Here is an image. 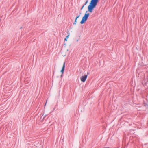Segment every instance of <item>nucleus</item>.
I'll list each match as a JSON object with an SVG mask.
<instances>
[{
  "label": "nucleus",
  "instance_id": "f257e3e1",
  "mask_svg": "<svg viewBox=\"0 0 148 148\" xmlns=\"http://www.w3.org/2000/svg\"><path fill=\"white\" fill-rule=\"evenodd\" d=\"M99 0H91L88 7V11L91 13L97 5Z\"/></svg>",
  "mask_w": 148,
  "mask_h": 148
},
{
  "label": "nucleus",
  "instance_id": "f03ea898",
  "mask_svg": "<svg viewBox=\"0 0 148 148\" xmlns=\"http://www.w3.org/2000/svg\"><path fill=\"white\" fill-rule=\"evenodd\" d=\"M88 11H86L84 14V15L83 17L82 20L80 22V23L81 24H83L88 19L90 14L89 13H87Z\"/></svg>",
  "mask_w": 148,
  "mask_h": 148
},
{
  "label": "nucleus",
  "instance_id": "7ed1b4c3",
  "mask_svg": "<svg viewBox=\"0 0 148 148\" xmlns=\"http://www.w3.org/2000/svg\"><path fill=\"white\" fill-rule=\"evenodd\" d=\"M89 74V73L88 72L87 73V74L85 75H84L82 76L80 78L81 81L83 82H85L87 78L88 75Z\"/></svg>",
  "mask_w": 148,
  "mask_h": 148
},
{
  "label": "nucleus",
  "instance_id": "20e7f679",
  "mask_svg": "<svg viewBox=\"0 0 148 148\" xmlns=\"http://www.w3.org/2000/svg\"><path fill=\"white\" fill-rule=\"evenodd\" d=\"M65 62H64L63 63V67L62 68V69L60 71L62 73V74H63L65 68Z\"/></svg>",
  "mask_w": 148,
  "mask_h": 148
},
{
  "label": "nucleus",
  "instance_id": "39448f33",
  "mask_svg": "<svg viewBox=\"0 0 148 148\" xmlns=\"http://www.w3.org/2000/svg\"><path fill=\"white\" fill-rule=\"evenodd\" d=\"M81 13H80V14H79V15H78L76 17H77V18H79V16H80V14H81Z\"/></svg>",
  "mask_w": 148,
  "mask_h": 148
},
{
  "label": "nucleus",
  "instance_id": "423d86ee",
  "mask_svg": "<svg viewBox=\"0 0 148 148\" xmlns=\"http://www.w3.org/2000/svg\"><path fill=\"white\" fill-rule=\"evenodd\" d=\"M88 1V0H87L85 2V4L84 5H86Z\"/></svg>",
  "mask_w": 148,
  "mask_h": 148
},
{
  "label": "nucleus",
  "instance_id": "0eeeda50",
  "mask_svg": "<svg viewBox=\"0 0 148 148\" xmlns=\"http://www.w3.org/2000/svg\"><path fill=\"white\" fill-rule=\"evenodd\" d=\"M77 21L75 20L74 22L73 23V25H76L77 23Z\"/></svg>",
  "mask_w": 148,
  "mask_h": 148
},
{
  "label": "nucleus",
  "instance_id": "6e6552de",
  "mask_svg": "<svg viewBox=\"0 0 148 148\" xmlns=\"http://www.w3.org/2000/svg\"><path fill=\"white\" fill-rule=\"evenodd\" d=\"M84 5L81 8V10H82L83 8L84 7Z\"/></svg>",
  "mask_w": 148,
  "mask_h": 148
},
{
  "label": "nucleus",
  "instance_id": "1a4fd4ad",
  "mask_svg": "<svg viewBox=\"0 0 148 148\" xmlns=\"http://www.w3.org/2000/svg\"><path fill=\"white\" fill-rule=\"evenodd\" d=\"M67 38H65L64 39V41H67Z\"/></svg>",
  "mask_w": 148,
  "mask_h": 148
},
{
  "label": "nucleus",
  "instance_id": "9d476101",
  "mask_svg": "<svg viewBox=\"0 0 148 148\" xmlns=\"http://www.w3.org/2000/svg\"><path fill=\"white\" fill-rule=\"evenodd\" d=\"M69 35H68L67 36H66V38H68V37H69Z\"/></svg>",
  "mask_w": 148,
  "mask_h": 148
},
{
  "label": "nucleus",
  "instance_id": "9b49d317",
  "mask_svg": "<svg viewBox=\"0 0 148 148\" xmlns=\"http://www.w3.org/2000/svg\"><path fill=\"white\" fill-rule=\"evenodd\" d=\"M78 18H77V17H76L75 19V20H76V21H77V19Z\"/></svg>",
  "mask_w": 148,
  "mask_h": 148
},
{
  "label": "nucleus",
  "instance_id": "f8f14e48",
  "mask_svg": "<svg viewBox=\"0 0 148 148\" xmlns=\"http://www.w3.org/2000/svg\"><path fill=\"white\" fill-rule=\"evenodd\" d=\"M47 100L46 101V103H45V106L46 105V103H47Z\"/></svg>",
  "mask_w": 148,
  "mask_h": 148
},
{
  "label": "nucleus",
  "instance_id": "ddd939ff",
  "mask_svg": "<svg viewBox=\"0 0 148 148\" xmlns=\"http://www.w3.org/2000/svg\"><path fill=\"white\" fill-rule=\"evenodd\" d=\"M104 148H110L109 147H105Z\"/></svg>",
  "mask_w": 148,
  "mask_h": 148
},
{
  "label": "nucleus",
  "instance_id": "4468645a",
  "mask_svg": "<svg viewBox=\"0 0 148 148\" xmlns=\"http://www.w3.org/2000/svg\"><path fill=\"white\" fill-rule=\"evenodd\" d=\"M22 28V27H21L20 28V29H21Z\"/></svg>",
  "mask_w": 148,
  "mask_h": 148
},
{
  "label": "nucleus",
  "instance_id": "2eb2a0df",
  "mask_svg": "<svg viewBox=\"0 0 148 148\" xmlns=\"http://www.w3.org/2000/svg\"><path fill=\"white\" fill-rule=\"evenodd\" d=\"M78 41V40L77 39V41Z\"/></svg>",
  "mask_w": 148,
  "mask_h": 148
}]
</instances>
